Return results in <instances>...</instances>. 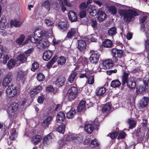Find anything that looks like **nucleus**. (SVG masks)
I'll list each match as a JSON object with an SVG mask.
<instances>
[{
    "label": "nucleus",
    "mask_w": 149,
    "mask_h": 149,
    "mask_svg": "<svg viewBox=\"0 0 149 149\" xmlns=\"http://www.w3.org/2000/svg\"><path fill=\"white\" fill-rule=\"evenodd\" d=\"M119 13L120 15L123 16L124 20L126 22H129L133 20L134 17L138 15L136 10L131 9L121 10L119 11Z\"/></svg>",
    "instance_id": "obj_1"
},
{
    "label": "nucleus",
    "mask_w": 149,
    "mask_h": 149,
    "mask_svg": "<svg viewBox=\"0 0 149 149\" xmlns=\"http://www.w3.org/2000/svg\"><path fill=\"white\" fill-rule=\"evenodd\" d=\"M95 6H90L86 10L88 13H89L91 16H94L97 14V19L100 21H102L104 20L106 17V15L104 12L99 10L97 13L95 8Z\"/></svg>",
    "instance_id": "obj_2"
},
{
    "label": "nucleus",
    "mask_w": 149,
    "mask_h": 149,
    "mask_svg": "<svg viewBox=\"0 0 149 149\" xmlns=\"http://www.w3.org/2000/svg\"><path fill=\"white\" fill-rule=\"evenodd\" d=\"M129 74L124 72L122 77V85L125 86L127 83V87L130 89L134 88L136 86V83L134 81L128 79Z\"/></svg>",
    "instance_id": "obj_3"
},
{
    "label": "nucleus",
    "mask_w": 149,
    "mask_h": 149,
    "mask_svg": "<svg viewBox=\"0 0 149 149\" xmlns=\"http://www.w3.org/2000/svg\"><path fill=\"white\" fill-rule=\"evenodd\" d=\"M77 93V88L74 86H72L68 91L65 97V99L67 101H71L75 98Z\"/></svg>",
    "instance_id": "obj_4"
},
{
    "label": "nucleus",
    "mask_w": 149,
    "mask_h": 149,
    "mask_svg": "<svg viewBox=\"0 0 149 149\" xmlns=\"http://www.w3.org/2000/svg\"><path fill=\"white\" fill-rule=\"evenodd\" d=\"M6 92L7 96L9 97H15L19 92L16 86L13 84L7 86Z\"/></svg>",
    "instance_id": "obj_5"
},
{
    "label": "nucleus",
    "mask_w": 149,
    "mask_h": 149,
    "mask_svg": "<svg viewBox=\"0 0 149 149\" xmlns=\"http://www.w3.org/2000/svg\"><path fill=\"white\" fill-rule=\"evenodd\" d=\"M50 43L47 40L44 38L38 41L36 43V46L39 49H45L48 47Z\"/></svg>",
    "instance_id": "obj_6"
},
{
    "label": "nucleus",
    "mask_w": 149,
    "mask_h": 149,
    "mask_svg": "<svg viewBox=\"0 0 149 149\" xmlns=\"http://www.w3.org/2000/svg\"><path fill=\"white\" fill-rule=\"evenodd\" d=\"M13 79V73L11 72H8L5 76L3 79L2 84L5 87L7 86L11 82Z\"/></svg>",
    "instance_id": "obj_7"
},
{
    "label": "nucleus",
    "mask_w": 149,
    "mask_h": 149,
    "mask_svg": "<svg viewBox=\"0 0 149 149\" xmlns=\"http://www.w3.org/2000/svg\"><path fill=\"white\" fill-rule=\"evenodd\" d=\"M77 48L79 50L84 53L86 49V44L85 42L83 40H77Z\"/></svg>",
    "instance_id": "obj_8"
},
{
    "label": "nucleus",
    "mask_w": 149,
    "mask_h": 149,
    "mask_svg": "<svg viewBox=\"0 0 149 149\" xmlns=\"http://www.w3.org/2000/svg\"><path fill=\"white\" fill-rule=\"evenodd\" d=\"M94 126L95 128H97L99 126L98 123H94L93 124H86L84 126V130L88 133H91L94 128Z\"/></svg>",
    "instance_id": "obj_9"
},
{
    "label": "nucleus",
    "mask_w": 149,
    "mask_h": 149,
    "mask_svg": "<svg viewBox=\"0 0 149 149\" xmlns=\"http://www.w3.org/2000/svg\"><path fill=\"white\" fill-rule=\"evenodd\" d=\"M49 36L48 34V33H46L45 31H44L43 30L41 29H37L33 32V35L35 36L36 38H37L38 39L41 37H43L46 36L47 35Z\"/></svg>",
    "instance_id": "obj_10"
},
{
    "label": "nucleus",
    "mask_w": 149,
    "mask_h": 149,
    "mask_svg": "<svg viewBox=\"0 0 149 149\" xmlns=\"http://www.w3.org/2000/svg\"><path fill=\"white\" fill-rule=\"evenodd\" d=\"M18 104L16 103H14L11 105L8 110V113L11 116H14L17 111Z\"/></svg>",
    "instance_id": "obj_11"
},
{
    "label": "nucleus",
    "mask_w": 149,
    "mask_h": 149,
    "mask_svg": "<svg viewBox=\"0 0 149 149\" xmlns=\"http://www.w3.org/2000/svg\"><path fill=\"white\" fill-rule=\"evenodd\" d=\"M100 54L96 52L93 53L90 57V62L96 64L99 61Z\"/></svg>",
    "instance_id": "obj_12"
},
{
    "label": "nucleus",
    "mask_w": 149,
    "mask_h": 149,
    "mask_svg": "<svg viewBox=\"0 0 149 149\" xmlns=\"http://www.w3.org/2000/svg\"><path fill=\"white\" fill-rule=\"evenodd\" d=\"M113 61L110 59H109L104 61L101 64L102 67L104 69H109L113 65Z\"/></svg>",
    "instance_id": "obj_13"
},
{
    "label": "nucleus",
    "mask_w": 149,
    "mask_h": 149,
    "mask_svg": "<svg viewBox=\"0 0 149 149\" xmlns=\"http://www.w3.org/2000/svg\"><path fill=\"white\" fill-rule=\"evenodd\" d=\"M111 53L113 56L115 58H120L122 55L123 51L121 50L116 48H113L111 50Z\"/></svg>",
    "instance_id": "obj_14"
},
{
    "label": "nucleus",
    "mask_w": 149,
    "mask_h": 149,
    "mask_svg": "<svg viewBox=\"0 0 149 149\" xmlns=\"http://www.w3.org/2000/svg\"><path fill=\"white\" fill-rule=\"evenodd\" d=\"M65 118V115L62 111H59L56 115V121L57 123H61L64 121Z\"/></svg>",
    "instance_id": "obj_15"
},
{
    "label": "nucleus",
    "mask_w": 149,
    "mask_h": 149,
    "mask_svg": "<svg viewBox=\"0 0 149 149\" xmlns=\"http://www.w3.org/2000/svg\"><path fill=\"white\" fill-rule=\"evenodd\" d=\"M1 7L0 6V29H3L6 27V20L4 15H1Z\"/></svg>",
    "instance_id": "obj_16"
},
{
    "label": "nucleus",
    "mask_w": 149,
    "mask_h": 149,
    "mask_svg": "<svg viewBox=\"0 0 149 149\" xmlns=\"http://www.w3.org/2000/svg\"><path fill=\"white\" fill-rule=\"evenodd\" d=\"M149 100V99L147 97H144V98L140 101L139 108L141 109L146 107L147 105Z\"/></svg>",
    "instance_id": "obj_17"
},
{
    "label": "nucleus",
    "mask_w": 149,
    "mask_h": 149,
    "mask_svg": "<svg viewBox=\"0 0 149 149\" xmlns=\"http://www.w3.org/2000/svg\"><path fill=\"white\" fill-rule=\"evenodd\" d=\"M42 89V87L40 86H38L31 90L30 93V95L31 97H33L35 95L39 93Z\"/></svg>",
    "instance_id": "obj_18"
},
{
    "label": "nucleus",
    "mask_w": 149,
    "mask_h": 149,
    "mask_svg": "<svg viewBox=\"0 0 149 149\" xmlns=\"http://www.w3.org/2000/svg\"><path fill=\"white\" fill-rule=\"evenodd\" d=\"M77 33L78 30L77 29L71 28L69 30L67 33L66 38H71L72 37L75 36Z\"/></svg>",
    "instance_id": "obj_19"
},
{
    "label": "nucleus",
    "mask_w": 149,
    "mask_h": 149,
    "mask_svg": "<svg viewBox=\"0 0 149 149\" xmlns=\"http://www.w3.org/2000/svg\"><path fill=\"white\" fill-rule=\"evenodd\" d=\"M54 57H56V61L58 64L60 65H64L66 63V59L63 56L58 57L56 56Z\"/></svg>",
    "instance_id": "obj_20"
},
{
    "label": "nucleus",
    "mask_w": 149,
    "mask_h": 149,
    "mask_svg": "<svg viewBox=\"0 0 149 149\" xmlns=\"http://www.w3.org/2000/svg\"><path fill=\"white\" fill-rule=\"evenodd\" d=\"M53 54L52 51L48 50L44 52L43 54V58L45 61L49 60L52 57Z\"/></svg>",
    "instance_id": "obj_21"
},
{
    "label": "nucleus",
    "mask_w": 149,
    "mask_h": 149,
    "mask_svg": "<svg viewBox=\"0 0 149 149\" xmlns=\"http://www.w3.org/2000/svg\"><path fill=\"white\" fill-rule=\"evenodd\" d=\"M25 72L23 70H19L17 72L16 79L18 81L22 80L24 79Z\"/></svg>",
    "instance_id": "obj_22"
},
{
    "label": "nucleus",
    "mask_w": 149,
    "mask_h": 149,
    "mask_svg": "<svg viewBox=\"0 0 149 149\" xmlns=\"http://www.w3.org/2000/svg\"><path fill=\"white\" fill-rule=\"evenodd\" d=\"M69 19L72 22L76 21L77 19V15L74 12L70 11L68 14Z\"/></svg>",
    "instance_id": "obj_23"
},
{
    "label": "nucleus",
    "mask_w": 149,
    "mask_h": 149,
    "mask_svg": "<svg viewBox=\"0 0 149 149\" xmlns=\"http://www.w3.org/2000/svg\"><path fill=\"white\" fill-rule=\"evenodd\" d=\"M65 81V79L64 77H60L57 79L56 84L58 86H61L64 85Z\"/></svg>",
    "instance_id": "obj_24"
},
{
    "label": "nucleus",
    "mask_w": 149,
    "mask_h": 149,
    "mask_svg": "<svg viewBox=\"0 0 149 149\" xmlns=\"http://www.w3.org/2000/svg\"><path fill=\"white\" fill-rule=\"evenodd\" d=\"M60 30L62 31L66 30L67 27V22L66 21H61L58 25Z\"/></svg>",
    "instance_id": "obj_25"
},
{
    "label": "nucleus",
    "mask_w": 149,
    "mask_h": 149,
    "mask_svg": "<svg viewBox=\"0 0 149 149\" xmlns=\"http://www.w3.org/2000/svg\"><path fill=\"white\" fill-rule=\"evenodd\" d=\"M45 22L47 26H50L51 30L50 31L49 33L50 34L49 35L50 36H52V27L53 26L54 22L53 21L50 19H47L45 20Z\"/></svg>",
    "instance_id": "obj_26"
},
{
    "label": "nucleus",
    "mask_w": 149,
    "mask_h": 149,
    "mask_svg": "<svg viewBox=\"0 0 149 149\" xmlns=\"http://www.w3.org/2000/svg\"><path fill=\"white\" fill-rule=\"evenodd\" d=\"M86 102L84 101H81L79 104L78 107V111L80 112L84 111L86 110Z\"/></svg>",
    "instance_id": "obj_27"
},
{
    "label": "nucleus",
    "mask_w": 149,
    "mask_h": 149,
    "mask_svg": "<svg viewBox=\"0 0 149 149\" xmlns=\"http://www.w3.org/2000/svg\"><path fill=\"white\" fill-rule=\"evenodd\" d=\"M146 90L144 86H139L137 87L136 92L138 95H143L146 93Z\"/></svg>",
    "instance_id": "obj_28"
},
{
    "label": "nucleus",
    "mask_w": 149,
    "mask_h": 149,
    "mask_svg": "<svg viewBox=\"0 0 149 149\" xmlns=\"http://www.w3.org/2000/svg\"><path fill=\"white\" fill-rule=\"evenodd\" d=\"M28 40H30L31 42L33 43H36L38 41V39L37 38H36L35 36L33 35V34H32L29 37L28 39L24 43H27Z\"/></svg>",
    "instance_id": "obj_29"
},
{
    "label": "nucleus",
    "mask_w": 149,
    "mask_h": 149,
    "mask_svg": "<svg viewBox=\"0 0 149 149\" xmlns=\"http://www.w3.org/2000/svg\"><path fill=\"white\" fill-rule=\"evenodd\" d=\"M76 113V111L74 108L71 109L67 113V117L68 118H72L74 116Z\"/></svg>",
    "instance_id": "obj_30"
},
{
    "label": "nucleus",
    "mask_w": 149,
    "mask_h": 149,
    "mask_svg": "<svg viewBox=\"0 0 149 149\" xmlns=\"http://www.w3.org/2000/svg\"><path fill=\"white\" fill-rule=\"evenodd\" d=\"M17 59L22 63L25 62L27 61V58L24 54L19 55L17 57Z\"/></svg>",
    "instance_id": "obj_31"
},
{
    "label": "nucleus",
    "mask_w": 149,
    "mask_h": 149,
    "mask_svg": "<svg viewBox=\"0 0 149 149\" xmlns=\"http://www.w3.org/2000/svg\"><path fill=\"white\" fill-rule=\"evenodd\" d=\"M103 45L104 47H110L112 45V42L110 40L105 39L103 42Z\"/></svg>",
    "instance_id": "obj_32"
},
{
    "label": "nucleus",
    "mask_w": 149,
    "mask_h": 149,
    "mask_svg": "<svg viewBox=\"0 0 149 149\" xmlns=\"http://www.w3.org/2000/svg\"><path fill=\"white\" fill-rule=\"evenodd\" d=\"M77 135L74 134H70L68 135L66 138L67 141H71L77 139Z\"/></svg>",
    "instance_id": "obj_33"
},
{
    "label": "nucleus",
    "mask_w": 149,
    "mask_h": 149,
    "mask_svg": "<svg viewBox=\"0 0 149 149\" xmlns=\"http://www.w3.org/2000/svg\"><path fill=\"white\" fill-rule=\"evenodd\" d=\"M141 29L145 33L147 37L148 35L149 34V26L147 25H141Z\"/></svg>",
    "instance_id": "obj_34"
},
{
    "label": "nucleus",
    "mask_w": 149,
    "mask_h": 149,
    "mask_svg": "<svg viewBox=\"0 0 149 149\" xmlns=\"http://www.w3.org/2000/svg\"><path fill=\"white\" fill-rule=\"evenodd\" d=\"M106 89L105 88L101 87L97 88L96 90V93L98 96L103 95L105 92Z\"/></svg>",
    "instance_id": "obj_35"
},
{
    "label": "nucleus",
    "mask_w": 149,
    "mask_h": 149,
    "mask_svg": "<svg viewBox=\"0 0 149 149\" xmlns=\"http://www.w3.org/2000/svg\"><path fill=\"white\" fill-rule=\"evenodd\" d=\"M41 136L38 135L33 136L32 139V142L35 145H36L40 140Z\"/></svg>",
    "instance_id": "obj_36"
},
{
    "label": "nucleus",
    "mask_w": 149,
    "mask_h": 149,
    "mask_svg": "<svg viewBox=\"0 0 149 149\" xmlns=\"http://www.w3.org/2000/svg\"><path fill=\"white\" fill-rule=\"evenodd\" d=\"M22 24V22L19 21L17 19L12 20L10 22L11 26L13 25L15 27H18L20 26Z\"/></svg>",
    "instance_id": "obj_37"
},
{
    "label": "nucleus",
    "mask_w": 149,
    "mask_h": 149,
    "mask_svg": "<svg viewBox=\"0 0 149 149\" xmlns=\"http://www.w3.org/2000/svg\"><path fill=\"white\" fill-rule=\"evenodd\" d=\"M77 75V73L74 72L72 73L69 76L68 80L70 83H72L74 81Z\"/></svg>",
    "instance_id": "obj_38"
},
{
    "label": "nucleus",
    "mask_w": 149,
    "mask_h": 149,
    "mask_svg": "<svg viewBox=\"0 0 149 149\" xmlns=\"http://www.w3.org/2000/svg\"><path fill=\"white\" fill-rule=\"evenodd\" d=\"M11 135L10 136V138L12 140H14L17 137L16 130L15 129H12L10 131Z\"/></svg>",
    "instance_id": "obj_39"
},
{
    "label": "nucleus",
    "mask_w": 149,
    "mask_h": 149,
    "mask_svg": "<svg viewBox=\"0 0 149 149\" xmlns=\"http://www.w3.org/2000/svg\"><path fill=\"white\" fill-rule=\"evenodd\" d=\"M120 82L117 79L113 81L111 83V86L113 88L118 87L121 85Z\"/></svg>",
    "instance_id": "obj_40"
},
{
    "label": "nucleus",
    "mask_w": 149,
    "mask_h": 149,
    "mask_svg": "<svg viewBox=\"0 0 149 149\" xmlns=\"http://www.w3.org/2000/svg\"><path fill=\"white\" fill-rule=\"evenodd\" d=\"M116 28L115 27H113L110 28L108 32L109 35L111 36L116 34Z\"/></svg>",
    "instance_id": "obj_41"
},
{
    "label": "nucleus",
    "mask_w": 149,
    "mask_h": 149,
    "mask_svg": "<svg viewBox=\"0 0 149 149\" xmlns=\"http://www.w3.org/2000/svg\"><path fill=\"white\" fill-rule=\"evenodd\" d=\"M51 8L56 10H58L60 8V6L57 2H53L51 4Z\"/></svg>",
    "instance_id": "obj_42"
},
{
    "label": "nucleus",
    "mask_w": 149,
    "mask_h": 149,
    "mask_svg": "<svg viewBox=\"0 0 149 149\" xmlns=\"http://www.w3.org/2000/svg\"><path fill=\"white\" fill-rule=\"evenodd\" d=\"M65 125L63 124L58 127L56 131L60 133H63L65 130Z\"/></svg>",
    "instance_id": "obj_43"
},
{
    "label": "nucleus",
    "mask_w": 149,
    "mask_h": 149,
    "mask_svg": "<svg viewBox=\"0 0 149 149\" xmlns=\"http://www.w3.org/2000/svg\"><path fill=\"white\" fill-rule=\"evenodd\" d=\"M16 64V61L13 59H11L8 61L7 64V66L10 69Z\"/></svg>",
    "instance_id": "obj_44"
},
{
    "label": "nucleus",
    "mask_w": 149,
    "mask_h": 149,
    "mask_svg": "<svg viewBox=\"0 0 149 149\" xmlns=\"http://www.w3.org/2000/svg\"><path fill=\"white\" fill-rule=\"evenodd\" d=\"M128 122L129 125V127L130 129H132L136 126V123L135 121L129 119Z\"/></svg>",
    "instance_id": "obj_45"
},
{
    "label": "nucleus",
    "mask_w": 149,
    "mask_h": 149,
    "mask_svg": "<svg viewBox=\"0 0 149 149\" xmlns=\"http://www.w3.org/2000/svg\"><path fill=\"white\" fill-rule=\"evenodd\" d=\"M56 57H53L51 60L48 62L47 65V68H49L52 67L53 64L56 62Z\"/></svg>",
    "instance_id": "obj_46"
},
{
    "label": "nucleus",
    "mask_w": 149,
    "mask_h": 149,
    "mask_svg": "<svg viewBox=\"0 0 149 149\" xmlns=\"http://www.w3.org/2000/svg\"><path fill=\"white\" fill-rule=\"evenodd\" d=\"M109 12L113 15H115L117 12V9L113 6H111L109 8Z\"/></svg>",
    "instance_id": "obj_47"
},
{
    "label": "nucleus",
    "mask_w": 149,
    "mask_h": 149,
    "mask_svg": "<svg viewBox=\"0 0 149 149\" xmlns=\"http://www.w3.org/2000/svg\"><path fill=\"white\" fill-rule=\"evenodd\" d=\"M111 105L109 104H106L104 106L102 109V111L103 112L109 111L111 109Z\"/></svg>",
    "instance_id": "obj_48"
},
{
    "label": "nucleus",
    "mask_w": 149,
    "mask_h": 149,
    "mask_svg": "<svg viewBox=\"0 0 149 149\" xmlns=\"http://www.w3.org/2000/svg\"><path fill=\"white\" fill-rule=\"evenodd\" d=\"M37 79L39 81H43L45 79V76L42 73H39L37 75Z\"/></svg>",
    "instance_id": "obj_49"
},
{
    "label": "nucleus",
    "mask_w": 149,
    "mask_h": 149,
    "mask_svg": "<svg viewBox=\"0 0 149 149\" xmlns=\"http://www.w3.org/2000/svg\"><path fill=\"white\" fill-rule=\"evenodd\" d=\"M99 144V143L97 139H95L91 141L90 146L92 148H93L96 146H98Z\"/></svg>",
    "instance_id": "obj_50"
},
{
    "label": "nucleus",
    "mask_w": 149,
    "mask_h": 149,
    "mask_svg": "<svg viewBox=\"0 0 149 149\" xmlns=\"http://www.w3.org/2000/svg\"><path fill=\"white\" fill-rule=\"evenodd\" d=\"M25 37L23 35H20L19 37L16 40L17 43L20 44L22 43L24 41Z\"/></svg>",
    "instance_id": "obj_51"
},
{
    "label": "nucleus",
    "mask_w": 149,
    "mask_h": 149,
    "mask_svg": "<svg viewBox=\"0 0 149 149\" xmlns=\"http://www.w3.org/2000/svg\"><path fill=\"white\" fill-rule=\"evenodd\" d=\"M43 5L49 11L51 8V4L49 1H45L43 3Z\"/></svg>",
    "instance_id": "obj_52"
},
{
    "label": "nucleus",
    "mask_w": 149,
    "mask_h": 149,
    "mask_svg": "<svg viewBox=\"0 0 149 149\" xmlns=\"http://www.w3.org/2000/svg\"><path fill=\"white\" fill-rule=\"evenodd\" d=\"M33 51V48H31L25 51L23 54L27 58V57L30 55V54Z\"/></svg>",
    "instance_id": "obj_53"
},
{
    "label": "nucleus",
    "mask_w": 149,
    "mask_h": 149,
    "mask_svg": "<svg viewBox=\"0 0 149 149\" xmlns=\"http://www.w3.org/2000/svg\"><path fill=\"white\" fill-rule=\"evenodd\" d=\"M52 135V134H49L45 136L43 139V141H44V142L47 143L48 141L51 139Z\"/></svg>",
    "instance_id": "obj_54"
},
{
    "label": "nucleus",
    "mask_w": 149,
    "mask_h": 149,
    "mask_svg": "<svg viewBox=\"0 0 149 149\" xmlns=\"http://www.w3.org/2000/svg\"><path fill=\"white\" fill-rule=\"evenodd\" d=\"M94 82V78L93 76H90L88 79L86 83H88V84H92Z\"/></svg>",
    "instance_id": "obj_55"
},
{
    "label": "nucleus",
    "mask_w": 149,
    "mask_h": 149,
    "mask_svg": "<svg viewBox=\"0 0 149 149\" xmlns=\"http://www.w3.org/2000/svg\"><path fill=\"white\" fill-rule=\"evenodd\" d=\"M144 134L143 133H140V134H139L138 137L137 138V141L139 142H142L144 139Z\"/></svg>",
    "instance_id": "obj_56"
},
{
    "label": "nucleus",
    "mask_w": 149,
    "mask_h": 149,
    "mask_svg": "<svg viewBox=\"0 0 149 149\" xmlns=\"http://www.w3.org/2000/svg\"><path fill=\"white\" fill-rule=\"evenodd\" d=\"M118 133L117 132H114L112 133H110L108 135L111 138L113 139L115 138L118 135Z\"/></svg>",
    "instance_id": "obj_57"
},
{
    "label": "nucleus",
    "mask_w": 149,
    "mask_h": 149,
    "mask_svg": "<svg viewBox=\"0 0 149 149\" xmlns=\"http://www.w3.org/2000/svg\"><path fill=\"white\" fill-rule=\"evenodd\" d=\"M97 22L95 19H91V26L93 28H95L97 26Z\"/></svg>",
    "instance_id": "obj_58"
},
{
    "label": "nucleus",
    "mask_w": 149,
    "mask_h": 149,
    "mask_svg": "<svg viewBox=\"0 0 149 149\" xmlns=\"http://www.w3.org/2000/svg\"><path fill=\"white\" fill-rule=\"evenodd\" d=\"M39 67V65L37 62H34L33 63L32 65V67L31 68V70L32 71H34L35 70L38 68Z\"/></svg>",
    "instance_id": "obj_59"
},
{
    "label": "nucleus",
    "mask_w": 149,
    "mask_h": 149,
    "mask_svg": "<svg viewBox=\"0 0 149 149\" xmlns=\"http://www.w3.org/2000/svg\"><path fill=\"white\" fill-rule=\"evenodd\" d=\"M49 125L48 123H47V121L45 119L42 122V127L45 129H46L48 127H49Z\"/></svg>",
    "instance_id": "obj_60"
},
{
    "label": "nucleus",
    "mask_w": 149,
    "mask_h": 149,
    "mask_svg": "<svg viewBox=\"0 0 149 149\" xmlns=\"http://www.w3.org/2000/svg\"><path fill=\"white\" fill-rule=\"evenodd\" d=\"M86 12L85 11V10H83L82 11H81V12L79 13V17L81 18H82L86 16Z\"/></svg>",
    "instance_id": "obj_61"
},
{
    "label": "nucleus",
    "mask_w": 149,
    "mask_h": 149,
    "mask_svg": "<svg viewBox=\"0 0 149 149\" xmlns=\"http://www.w3.org/2000/svg\"><path fill=\"white\" fill-rule=\"evenodd\" d=\"M53 118V116H49L47 117L45 119L46 120L47 123H48L49 125Z\"/></svg>",
    "instance_id": "obj_62"
},
{
    "label": "nucleus",
    "mask_w": 149,
    "mask_h": 149,
    "mask_svg": "<svg viewBox=\"0 0 149 149\" xmlns=\"http://www.w3.org/2000/svg\"><path fill=\"white\" fill-rule=\"evenodd\" d=\"M145 46L146 52H149V40H147L145 42Z\"/></svg>",
    "instance_id": "obj_63"
},
{
    "label": "nucleus",
    "mask_w": 149,
    "mask_h": 149,
    "mask_svg": "<svg viewBox=\"0 0 149 149\" xmlns=\"http://www.w3.org/2000/svg\"><path fill=\"white\" fill-rule=\"evenodd\" d=\"M60 4L61 5V8L62 12H64L66 10V8L63 4V1L62 0H60L59 1Z\"/></svg>",
    "instance_id": "obj_64"
}]
</instances>
